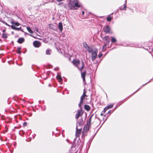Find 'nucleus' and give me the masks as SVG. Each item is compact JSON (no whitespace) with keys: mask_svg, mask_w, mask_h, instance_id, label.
Instances as JSON below:
<instances>
[{"mask_svg":"<svg viewBox=\"0 0 153 153\" xmlns=\"http://www.w3.org/2000/svg\"><path fill=\"white\" fill-rule=\"evenodd\" d=\"M82 129L76 128V137L79 136V134L81 133Z\"/></svg>","mask_w":153,"mask_h":153,"instance_id":"obj_14","label":"nucleus"},{"mask_svg":"<svg viewBox=\"0 0 153 153\" xmlns=\"http://www.w3.org/2000/svg\"><path fill=\"white\" fill-rule=\"evenodd\" d=\"M25 41V39L23 38H19L17 41V42L19 44H22Z\"/></svg>","mask_w":153,"mask_h":153,"instance_id":"obj_16","label":"nucleus"},{"mask_svg":"<svg viewBox=\"0 0 153 153\" xmlns=\"http://www.w3.org/2000/svg\"><path fill=\"white\" fill-rule=\"evenodd\" d=\"M21 27L19 28L16 27L15 30H21Z\"/></svg>","mask_w":153,"mask_h":153,"instance_id":"obj_45","label":"nucleus"},{"mask_svg":"<svg viewBox=\"0 0 153 153\" xmlns=\"http://www.w3.org/2000/svg\"><path fill=\"white\" fill-rule=\"evenodd\" d=\"M74 1H71L70 0L68 4L64 5V7L66 9H68V7L70 10H76L77 8H75L76 7L74 6Z\"/></svg>","mask_w":153,"mask_h":153,"instance_id":"obj_1","label":"nucleus"},{"mask_svg":"<svg viewBox=\"0 0 153 153\" xmlns=\"http://www.w3.org/2000/svg\"><path fill=\"white\" fill-rule=\"evenodd\" d=\"M98 51V50L97 49L95 51H94L92 53L91 56V59L93 61H94L96 59L97 56Z\"/></svg>","mask_w":153,"mask_h":153,"instance_id":"obj_5","label":"nucleus"},{"mask_svg":"<svg viewBox=\"0 0 153 153\" xmlns=\"http://www.w3.org/2000/svg\"><path fill=\"white\" fill-rule=\"evenodd\" d=\"M56 78L57 79L59 80V82H61L62 81V78L61 77V76L58 74L56 76Z\"/></svg>","mask_w":153,"mask_h":153,"instance_id":"obj_26","label":"nucleus"},{"mask_svg":"<svg viewBox=\"0 0 153 153\" xmlns=\"http://www.w3.org/2000/svg\"><path fill=\"white\" fill-rule=\"evenodd\" d=\"M0 41H1V39H0Z\"/></svg>","mask_w":153,"mask_h":153,"instance_id":"obj_61","label":"nucleus"},{"mask_svg":"<svg viewBox=\"0 0 153 153\" xmlns=\"http://www.w3.org/2000/svg\"><path fill=\"white\" fill-rule=\"evenodd\" d=\"M152 51L153 52V48L152 49Z\"/></svg>","mask_w":153,"mask_h":153,"instance_id":"obj_57","label":"nucleus"},{"mask_svg":"<svg viewBox=\"0 0 153 153\" xmlns=\"http://www.w3.org/2000/svg\"><path fill=\"white\" fill-rule=\"evenodd\" d=\"M111 28L108 25H106L103 28L104 31L106 33H110V30Z\"/></svg>","mask_w":153,"mask_h":153,"instance_id":"obj_8","label":"nucleus"},{"mask_svg":"<svg viewBox=\"0 0 153 153\" xmlns=\"http://www.w3.org/2000/svg\"><path fill=\"white\" fill-rule=\"evenodd\" d=\"M118 45L124 47H134L138 48L141 47L140 46L137 44L132 43H128L126 42H124L122 44H119Z\"/></svg>","mask_w":153,"mask_h":153,"instance_id":"obj_3","label":"nucleus"},{"mask_svg":"<svg viewBox=\"0 0 153 153\" xmlns=\"http://www.w3.org/2000/svg\"><path fill=\"white\" fill-rule=\"evenodd\" d=\"M119 9L120 10H123V7L122 6L120 7H119Z\"/></svg>","mask_w":153,"mask_h":153,"instance_id":"obj_47","label":"nucleus"},{"mask_svg":"<svg viewBox=\"0 0 153 153\" xmlns=\"http://www.w3.org/2000/svg\"><path fill=\"white\" fill-rule=\"evenodd\" d=\"M49 26L50 28L55 31H56V30L57 29L56 26L53 24H49Z\"/></svg>","mask_w":153,"mask_h":153,"instance_id":"obj_11","label":"nucleus"},{"mask_svg":"<svg viewBox=\"0 0 153 153\" xmlns=\"http://www.w3.org/2000/svg\"><path fill=\"white\" fill-rule=\"evenodd\" d=\"M83 125L79 124L76 123V128L82 129V126Z\"/></svg>","mask_w":153,"mask_h":153,"instance_id":"obj_23","label":"nucleus"},{"mask_svg":"<svg viewBox=\"0 0 153 153\" xmlns=\"http://www.w3.org/2000/svg\"><path fill=\"white\" fill-rule=\"evenodd\" d=\"M91 127V125L89 124H85L84 127L82 132H86L89 130V128Z\"/></svg>","mask_w":153,"mask_h":153,"instance_id":"obj_6","label":"nucleus"},{"mask_svg":"<svg viewBox=\"0 0 153 153\" xmlns=\"http://www.w3.org/2000/svg\"><path fill=\"white\" fill-rule=\"evenodd\" d=\"M76 123L79 124L83 125V120L82 118H81V119H79L77 120V122H76Z\"/></svg>","mask_w":153,"mask_h":153,"instance_id":"obj_19","label":"nucleus"},{"mask_svg":"<svg viewBox=\"0 0 153 153\" xmlns=\"http://www.w3.org/2000/svg\"><path fill=\"white\" fill-rule=\"evenodd\" d=\"M98 120H99V118H98Z\"/></svg>","mask_w":153,"mask_h":153,"instance_id":"obj_60","label":"nucleus"},{"mask_svg":"<svg viewBox=\"0 0 153 153\" xmlns=\"http://www.w3.org/2000/svg\"><path fill=\"white\" fill-rule=\"evenodd\" d=\"M105 113V112H104V111H102L100 114L101 116H103L104 114Z\"/></svg>","mask_w":153,"mask_h":153,"instance_id":"obj_40","label":"nucleus"},{"mask_svg":"<svg viewBox=\"0 0 153 153\" xmlns=\"http://www.w3.org/2000/svg\"><path fill=\"white\" fill-rule=\"evenodd\" d=\"M108 109L106 107L105 108L103 109V111H104V112H106V111Z\"/></svg>","mask_w":153,"mask_h":153,"instance_id":"obj_43","label":"nucleus"},{"mask_svg":"<svg viewBox=\"0 0 153 153\" xmlns=\"http://www.w3.org/2000/svg\"><path fill=\"white\" fill-rule=\"evenodd\" d=\"M26 28L27 30L30 33H33V31L30 27L27 26Z\"/></svg>","mask_w":153,"mask_h":153,"instance_id":"obj_25","label":"nucleus"},{"mask_svg":"<svg viewBox=\"0 0 153 153\" xmlns=\"http://www.w3.org/2000/svg\"><path fill=\"white\" fill-rule=\"evenodd\" d=\"M73 64L76 67H77L78 70L80 71H82V70L84 67V64L83 61H82V65L81 68H79V65L80 64V62L78 60H74L73 61Z\"/></svg>","mask_w":153,"mask_h":153,"instance_id":"obj_2","label":"nucleus"},{"mask_svg":"<svg viewBox=\"0 0 153 153\" xmlns=\"http://www.w3.org/2000/svg\"><path fill=\"white\" fill-rule=\"evenodd\" d=\"M103 42L106 44H108L110 42V39L109 36H105L103 38Z\"/></svg>","mask_w":153,"mask_h":153,"instance_id":"obj_7","label":"nucleus"},{"mask_svg":"<svg viewBox=\"0 0 153 153\" xmlns=\"http://www.w3.org/2000/svg\"><path fill=\"white\" fill-rule=\"evenodd\" d=\"M84 90H84L83 91V93L82 95V96L84 97H87V96L85 94V92Z\"/></svg>","mask_w":153,"mask_h":153,"instance_id":"obj_34","label":"nucleus"},{"mask_svg":"<svg viewBox=\"0 0 153 153\" xmlns=\"http://www.w3.org/2000/svg\"><path fill=\"white\" fill-rule=\"evenodd\" d=\"M102 56V53H101L98 55V56L99 58H100Z\"/></svg>","mask_w":153,"mask_h":153,"instance_id":"obj_42","label":"nucleus"},{"mask_svg":"<svg viewBox=\"0 0 153 153\" xmlns=\"http://www.w3.org/2000/svg\"><path fill=\"white\" fill-rule=\"evenodd\" d=\"M27 124V122H25L23 123V125L24 126H26Z\"/></svg>","mask_w":153,"mask_h":153,"instance_id":"obj_44","label":"nucleus"},{"mask_svg":"<svg viewBox=\"0 0 153 153\" xmlns=\"http://www.w3.org/2000/svg\"><path fill=\"white\" fill-rule=\"evenodd\" d=\"M2 22L8 26H10L7 23L5 22L4 21H2Z\"/></svg>","mask_w":153,"mask_h":153,"instance_id":"obj_36","label":"nucleus"},{"mask_svg":"<svg viewBox=\"0 0 153 153\" xmlns=\"http://www.w3.org/2000/svg\"><path fill=\"white\" fill-rule=\"evenodd\" d=\"M93 115H94V114H93L89 117V121H88V124L91 125V118H92V116H93Z\"/></svg>","mask_w":153,"mask_h":153,"instance_id":"obj_29","label":"nucleus"},{"mask_svg":"<svg viewBox=\"0 0 153 153\" xmlns=\"http://www.w3.org/2000/svg\"><path fill=\"white\" fill-rule=\"evenodd\" d=\"M81 4L78 2L77 1H76V2L74 4V6L75 8H77V9L79 7H81Z\"/></svg>","mask_w":153,"mask_h":153,"instance_id":"obj_10","label":"nucleus"},{"mask_svg":"<svg viewBox=\"0 0 153 153\" xmlns=\"http://www.w3.org/2000/svg\"><path fill=\"white\" fill-rule=\"evenodd\" d=\"M86 132H82V137H84L86 135Z\"/></svg>","mask_w":153,"mask_h":153,"instance_id":"obj_37","label":"nucleus"},{"mask_svg":"<svg viewBox=\"0 0 153 153\" xmlns=\"http://www.w3.org/2000/svg\"><path fill=\"white\" fill-rule=\"evenodd\" d=\"M5 31H6V30L5 29H4L2 30V32L3 33H4L5 32Z\"/></svg>","mask_w":153,"mask_h":153,"instance_id":"obj_51","label":"nucleus"},{"mask_svg":"<svg viewBox=\"0 0 153 153\" xmlns=\"http://www.w3.org/2000/svg\"><path fill=\"white\" fill-rule=\"evenodd\" d=\"M59 69V68H55L54 69V70H56V71H57Z\"/></svg>","mask_w":153,"mask_h":153,"instance_id":"obj_48","label":"nucleus"},{"mask_svg":"<svg viewBox=\"0 0 153 153\" xmlns=\"http://www.w3.org/2000/svg\"><path fill=\"white\" fill-rule=\"evenodd\" d=\"M109 115H110V114H109V115L108 116H107V117H106V118L105 119V120H104V118H103V120L104 121L103 123H104V122L107 119V118H108V117Z\"/></svg>","mask_w":153,"mask_h":153,"instance_id":"obj_41","label":"nucleus"},{"mask_svg":"<svg viewBox=\"0 0 153 153\" xmlns=\"http://www.w3.org/2000/svg\"><path fill=\"white\" fill-rule=\"evenodd\" d=\"M112 17H111L108 16L107 18V21L108 22H110L111 20Z\"/></svg>","mask_w":153,"mask_h":153,"instance_id":"obj_32","label":"nucleus"},{"mask_svg":"<svg viewBox=\"0 0 153 153\" xmlns=\"http://www.w3.org/2000/svg\"><path fill=\"white\" fill-rule=\"evenodd\" d=\"M21 48L20 47H18L17 48V53L20 54L21 53Z\"/></svg>","mask_w":153,"mask_h":153,"instance_id":"obj_31","label":"nucleus"},{"mask_svg":"<svg viewBox=\"0 0 153 153\" xmlns=\"http://www.w3.org/2000/svg\"><path fill=\"white\" fill-rule=\"evenodd\" d=\"M84 109L86 111H88L90 110V106L88 105H85L84 106Z\"/></svg>","mask_w":153,"mask_h":153,"instance_id":"obj_20","label":"nucleus"},{"mask_svg":"<svg viewBox=\"0 0 153 153\" xmlns=\"http://www.w3.org/2000/svg\"><path fill=\"white\" fill-rule=\"evenodd\" d=\"M113 14V13H111V15H112V14Z\"/></svg>","mask_w":153,"mask_h":153,"instance_id":"obj_58","label":"nucleus"},{"mask_svg":"<svg viewBox=\"0 0 153 153\" xmlns=\"http://www.w3.org/2000/svg\"><path fill=\"white\" fill-rule=\"evenodd\" d=\"M151 80H152V79H150L148 82H146V83H145L144 84H143L140 88H138L137 90H136L132 94H135V93H136L139 90H140L141 88H142L143 87V86H145V85H146L147 84H148V83H149V82H150L151 81Z\"/></svg>","mask_w":153,"mask_h":153,"instance_id":"obj_17","label":"nucleus"},{"mask_svg":"<svg viewBox=\"0 0 153 153\" xmlns=\"http://www.w3.org/2000/svg\"><path fill=\"white\" fill-rule=\"evenodd\" d=\"M58 27L60 31L62 32L63 29L62 23V22H59L58 25Z\"/></svg>","mask_w":153,"mask_h":153,"instance_id":"obj_13","label":"nucleus"},{"mask_svg":"<svg viewBox=\"0 0 153 153\" xmlns=\"http://www.w3.org/2000/svg\"><path fill=\"white\" fill-rule=\"evenodd\" d=\"M121 104H120L118 105H116V106H115V107L114 109H116Z\"/></svg>","mask_w":153,"mask_h":153,"instance_id":"obj_46","label":"nucleus"},{"mask_svg":"<svg viewBox=\"0 0 153 153\" xmlns=\"http://www.w3.org/2000/svg\"><path fill=\"white\" fill-rule=\"evenodd\" d=\"M85 97L82 96H81L80 97V100L79 103L78 104V106L79 107H81L83 103V101L85 99Z\"/></svg>","mask_w":153,"mask_h":153,"instance_id":"obj_12","label":"nucleus"},{"mask_svg":"<svg viewBox=\"0 0 153 153\" xmlns=\"http://www.w3.org/2000/svg\"><path fill=\"white\" fill-rule=\"evenodd\" d=\"M35 30L36 32H38V29L36 27V28L35 29Z\"/></svg>","mask_w":153,"mask_h":153,"instance_id":"obj_49","label":"nucleus"},{"mask_svg":"<svg viewBox=\"0 0 153 153\" xmlns=\"http://www.w3.org/2000/svg\"><path fill=\"white\" fill-rule=\"evenodd\" d=\"M81 72V75L82 77V78L83 81H85V73H86V71H85L83 72Z\"/></svg>","mask_w":153,"mask_h":153,"instance_id":"obj_15","label":"nucleus"},{"mask_svg":"<svg viewBox=\"0 0 153 153\" xmlns=\"http://www.w3.org/2000/svg\"><path fill=\"white\" fill-rule=\"evenodd\" d=\"M34 46L36 48H38L41 45L40 42L37 41H35L33 43Z\"/></svg>","mask_w":153,"mask_h":153,"instance_id":"obj_9","label":"nucleus"},{"mask_svg":"<svg viewBox=\"0 0 153 153\" xmlns=\"http://www.w3.org/2000/svg\"><path fill=\"white\" fill-rule=\"evenodd\" d=\"M11 22L12 24L16 26H18L19 25V24L18 22H15L14 21H12Z\"/></svg>","mask_w":153,"mask_h":153,"instance_id":"obj_28","label":"nucleus"},{"mask_svg":"<svg viewBox=\"0 0 153 153\" xmlns=\"http://www.w3.org/2000/svg\"><path fill=\"white\" fill-rule=\"evenodd\" d=\"M84 13H84V11H82V15H84Z\"/></svg>","mask_w":153,"mask_h":153,"instance_id":"obj_50","label":"nucleus"},{"mask_svg":"<svg viewBox=\"0 0 153 153\" xmlns=\"http://www.w3.org/2000/svg\"><path fill=\"white\" fill-rule=\"evenodd\" d=\"M51 50L49 49L48 48L47 49L46 51V54L48 55H50L51 53Z\"/></svg>","mask_w":153,"mask_h":153,"instance_id":"obj_21","label":"nucleus"},{"mask_svg":"<svg viewBox=\"0 0 153 153\" xmlns=\"http://www.w3.org/2000/svg\"><path fill=\"white\" fill-rule=\"evenodd\" d=\"M62 36L63 37H64L65 36V34H62Z\"/></svg>","mask_w":153,"mask_h":153,"instance_id":"obj_53","label":"nucleus"},{"mask_svg":"<svg viewBox=\"0 0 153 153\" xmlns=\"http://www.w3.org/2000/svg\"><path fill=\"white\" fill-rule=\"evenodd\" d=\"M108 45V44H106L105 43L104 45H103L102 49H103L105 48V47L106 48V47Z\"/></svg>","mask_w":153,"mask_h":153,"instance_id":"obj_35","label":"nucleus"},{"mask_svg":"<svg viewBox=\"0 0 153 153\" xmlns=\"http://www.w3.org/2000/svg\"><path fill=\"white\" fill-rule=\"evenodd\" d=\"M117 12V11H116V13H116Z\"/></svg>","mask_w":153,"mask_h":153,"instance_id":"obj_59","label":"nucleus"},{"mask_svg":"<svg viewBox=\"0 0 153 153\" xmlns=\"http://www.w3.org/2000/svg\"><path fill=\"white\" fill-rule=\"evenodd\" d=\"M111 41L112 43H115L117 41V39H116L114 37L111 36Z\"/></svg>","mask_w":153,"mask_h":153,"instance_id":"obj_22","label":"nucleus"},{"mask_svg":"<svg viewBox=\"0 0 153 153\" xmlns=\"http://www.w3.org/2000/svg\"><path fill=\"white\" fill-rule=\"evenodd\" d=\"M1 37L3 38L6 39L7 37V34L5 33H3L2 34Z\"/></svg>","mask_w":153,"mask_h":153,"instance_id":"obj_27","label":"nucleus"},{"mask_svg":"<svg viewBox=\"0 0 153 153\" xmlns=\"http://www.w3.org/2000/svg\"><path fill=\"white\" fill-rule=\"evenodd\" d=\"M11 33L12 34H14V32H11Z\"/></svg>","mask_w":153,"mask_h":153,"instance_id":"obj_55","label":"nucleus"},{"mask_svg":"<svg viewBox=\"0 0 153 153\" xmlns=\"http://www.w3.org/2000/svg\"><path fill=\"white\" fill-rule=\"evenodd\" d=\"M129 10H131V11H132V12H133V9H131V8H129Z\"/></svg>","mask_w":153,"mask_h":153,"instance_id":"obj_52","label":"nucleus"},{"mask_svg":"<svg viewBox=\"0 0 153 153\" xmlns=\"http://www.w3.org/2000/svg\"><path fill=\"white\" fill-rule=\"evenodd\" d=\"M126 0L125 1V3L124 4V6L123 7V10H126Z\"/></svg>","mask_w":153,"mask_h":153,"instance_id":"obj_30","label":"nucleus"},{"mask_svg":"<svg viewBox=\"0 0 153 153\" xmlns=\"http://www.w3.org/2000/svg\"><path fill=\"white\" fill-rule=\"evenodd\" d=\"M82 45H83V47L85 49H86V50L87 49V48H89V47L88 45V44H87V43H86V42H84L83 43H82Z\"/></svg>","mask_w":153,"mask_h":153,"instance_id":"obj_18","label":"nucleus"},{"mask_svg":"<svg viewBox=\"0 0 153 153\" xmlns=\"http://www.w3.org/2000/svg\"><path fill=\"white\" fill-rule=\"evenodd\" d=\"M143 48L144 49H146V50H147V51H148V49H146V48H144V47H143Z\"/></svg>","mask_w":153,"mask_h":153,"instance_id":"obj_54","label":"nucleus"},{"mask_svg":"<svg viewBox=\"0 0 153 153\" xmlns=\"http://www.w3.org/2000/svg\"><path fill=\"white\" fill-rule=\"evenodd\" d=\"M86 50L88 51L89 53H92V52H94V51L91 48H90L89 47V48H88Z\"/></svg>","mask_w":153,"mask_h":153,"instance_id":"obj_24","label":"nucleus"},{"mask_svg":"<svg viewBox=\"0 0 153 153\" xmlns=\"http://www.w3.org/2000/svg\"><path fill=\"white\" fill-rule=\"evenodd\" d=\"M111 111V110H109V111L108 112V113H107L106 114L104 115V117H105V116H108V114H109V113H110Z\"/></svg>","mask_w":153,"mask_h":153,"instance_id":"obj_38","label":"nucleus"},{"mask_svg":"<svg viewBox=\"0 0 153 153\" xmlns=\"http://www.w3.org/2000/svg\"><path fill=\"white\" fill-rule=\"evenodd\" d=\"M76 138H75V139H74V142L75 141V140H76Z\"/></svg>","mask_w":153,"mask_h":153,"instance_id":"obj_56","label":"nucleus"},{"mask_svg":"<svg viewBox=\"0 0 153 153\" xmlns=\"http://www.w3.org/2000/svg\"><path fill=\"white\" fill-rule=\"evenodd\" d=\"M113 104H111L110 105H108V106H106L108 109L112 108L113 106Z\"/></svg>","mask_w":153,"mask_h":153,"instance_id":"obj_33","label":"nucleus"},{"mask_svg":"<svg viewBox=\"0 0 153 153\" xmlns=\"http://www.w3.org/2000/svg\"><path fill=\"white\" fill-rule=\"evenodd\" d=\"M11 27L12 29H13V30H16V27L15 26H14L13 25L11 26Z\"/></svg>","mask_w":153,"mask_h":153,"instance_id":"obj_39","label":"nucleus"},{"mask_svg":"<svg viewBox=\"0 0 153 153\" xmlns=\"http://www.w3.org/2000/svg\"><path fill=\"white\" fill-rule=\"evenodd\" d=\"M80 108V109L78 110L76 114V118L77 119H78L79 117L81 116L83 113V112L82 111V108L81 107Z\"/></svg>","mask_w":153,"mask_h":153,"instance_id":"obj_4","label":"nucleus"}]
</instances>
